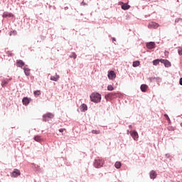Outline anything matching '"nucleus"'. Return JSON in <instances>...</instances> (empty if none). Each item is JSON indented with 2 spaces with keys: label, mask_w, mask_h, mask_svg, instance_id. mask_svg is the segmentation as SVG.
Wrapping results in <instances>:
<instances>
[{
  "label": "nucleus",
  "mask_w": 182,
  "mask_h": 182,
  "mask_svg": "<svg viewBox=\"0 0 182 182\" xmlns=\"http://www.w3.org/2000/svg\"><path fill=\"white\" fill-rule=\"evenodd\" d=\"M18 176H21V171L16 168L14 170V171L11 173V177H18Z\"/></svg>",
  "instance_id": "9"
},
{
  "label": "nucleus",
  "mask_w": 182,
  "mask_h": 182,
  "mask_svg": "<svg viewBox=\"0 0 182 182\" xmlns=\"http://www.w3.org/2000/svg\"><path fill=\"white\" fill-rule=\"evenodd\" d=\"M92 134H100V130L94 129L92 131Z\"/></svg>",
  "instance_id": "26"
},
{
  "label": "nucleus",
  "mask_w": 182,
  "mask_h": 182,
  "mask_svg": "<svg viewBox=\"0 0 182 182\" xmlns=\"http://www.w3.org/2000/svg\"><path fill=\"white\" fill-rule=\"evenodd\" d=\"M161 63H164L165 68H170L171 66V63L168 60L160 59Z\"/></svg>",
  "instance_id": "6"
},
{
  "label": "nucleus",
  "mask_w": 182,
  "mask_h": 182,
  "mask_svg": "<svg viewBox=\"0 0 182 182\" xmlns=\"http://www.w3.org/2000/svg\"><path fill=\"white\" fill-rule=\"evenodd\" d=\"M137 66H140V61H139V60L134 61L133 63V67L134 68H137Z\"/></svg>",
  "instance_id": "23"
},
{
  "label": "nucleus",
  "mask_w": 182,
  "mask_h": 182,
  "mask_svg": "<svg viewBox=\"0 0 182 182\" xmlns=\"http://www.w3.org/2000/svg\"><path fill=\"white\" fill-rule=\"evenodd\" d=\"M178 55H182V48L178 49Z\"/></svg>",
  "instance_id": "30"
},
{
  "label": "nucleus",
  "mask_w": 182,
  "mask_h": 182,
  "mask_svg": "<svg viewBox=\"0 0 182 182\" xmlns=\"http://www.w3.org/2000/svg\"><path fill=\"white\" fill-rule=\"evenodd\" d=\"M11 80V79H5L3 80L1 82V86H5V85H8V83L9 82V81Z\"/></svg>",
  "instance_id": "20"
},
{
  "label": "nucleus",
  "mask_w": 182,
  "mask_h": 182,
  "mask_svg": "<svg viewBox=\"0 0 182 182\" xmlns=\"http://www.w3.org/2000/svg\"><path fill=\"white\" fill-rule=\"evenodd\" d=\"M105 164V161L103 159H100V158L95 160L94 166L96 168H100V167H103Z\"/></svg>",
  "instance_id": "2"
},
{
  "label": "nucleus",
  "mask_w": 182,
  "mask_h": 182,
  "mask_svg": "<svg viewBox=\"0 0 182 182\" xmlns=\"http://www.w3.org/2000/svg\"><path fill=\"white\" fill-rule=\"evenodd\" d=\"M129 127H132V125H129Z\"/></svg>",
  "instance_id": "37"
},
{
  "label": "nucleus",
  "mask_w": 182,
  "mask_h": 182,
  "mask_svg": "<svg viewBox=\"0 0 182 182\" xmlns=\"http://www.w3.org/2000/svg\"><path fill=\"white\" fill-rule=\"evenodd\" d=\"M175 22H182V18H176Z\"/></svg>",
  "instance_id": "31"
},
{
  "label": "nucleus",
  "mask_w": 182,
  "mask_h": 182,
  "mask_svg": "<svg viewBox=\"0 0 182 182\" xmlns=\"http://www.w3.org/2000/svg\"><path fill=\"white\" fill-rule=\"evenodd\" d=\"M159 26L160 25H159V23L156 22H151L148 25V28H149L150 29H157V28H159Z\"/></svg>",
  "instance_id": "5"
},
{
  "label": "nucleus",
  "mask_w": 182,
  "mask_h": 182,
  "mask_svg": "<svg viewBox=\"0 0 182 182\" xmlns=\"http://www.w3.org/2000/svg\"><path fill=\"white\" fill-rule=\"evenodd\" d=\"M130 134L132 137L134 139V140H138L139 139V134L136 131H131Z\"/></svg>",
  "instance_id": "8"
},
{
  "label": "nucleus",
  "mask_w": 182,
  "mask_h": 182,
  "mask_svg": "<svg viewBox=\"0 0 182 182\" xmlns=\"http://www.w3.org/2000/svg\"><path fill=\"white\" fill-rule=\"evenodd\" d=\"M122 9H124V11H127V9H130V6L127 4H123L122 5Z\"/></svg>",
  "instance_id": "17"
},
{
  "label": "nucleus",
  "mask_w": 182,
  "mask_h": 182,
  "mask_svg": "<svg viewBox=\"0 0 182 182\" xmlns=\"http://www.w3.org/2000/svg\"><path fill=\"white\" fill-rule=\"evenodd\" d=\"M24 73L26 76H29L31 75V70L28 68H23Z\"/></svg>",
  "instance_id": "15"
},
{
  "label": "nucleus",
  "mask_w": 182,
  "mask_h": 182,
  "mask_svg": "<svg viewBox=\"0 0 182 182\" xmlns=\"http://www.w3.org/2000/svg\"><path fill=\"white\" fill-rule=\"evenodd\" d=\"M12 16H14V14L12 13H8L5 11L3 14V18H12Z\"/></svg>",
  "instance_id": "14"
},
{
  "label": "nucleus",
  "mask_w": 182,
  "mask_h": 182,
  "mask_svg": "<svg viewBox=\"0 0 182 182\" xmlns=\"http://www.w3.org/2000/svg\"><path fill=\"white\" fill-rule=\"evenodd\" d=\"M39 95H41V92L39 90H36L34 92L35 96H39Z\"/></svg>",
  "instance_id": "29"
},
{
  "label": "nucleus",
  "mask_w": 182,
  "mask_h": 182,
  "mask_svg": "<svg viewBox=\"0 0 182 182\" xmlns=\"http://www.w3.org/2000/svg\"><path fill=\"white\" fill-rule=\"evenodd\" d=\"M31 98H29L28 97H25L22 100V103H23V105H24V106H28V105H29V103H31Z\"/></svg>",
  "instance_id": "7"
},
{
  "label": "nucleus",
  "mask_w": 182,
  "mask_h": 182,
  "mask_svg": "<svg viewBox=\"0 0 182 182\" xmlns=\"http://www.w3.org/2000/svg\"><path fill=\"white\" fill-rule=\"evenodd\" d=\"M168 130L173 131V130H174V128L173 127H168Z\"/></svg>",
  "instance_id": "32"
},
{
  "label": "nucleus",
  "mask_w": 182,
  "mask_h": 182,
  "mask_svg": "<svg viewBox=\"0 0 182 182\" xmlns=\"http://www.w3.org/2000/svg\"><path fill=\"white\" fill-rule=\"evenodd\" d=\"M164 117H166V119L168 122V123L171 122L170 117H168V115H167V114H164Z\"/></svg>",
  "instance_id": "28"
},
{
  "label": "nucleus",
  "mask_w": 182,
  "mask_h": 182,
  "mask_svg": "<svg viewBox=\"0 0 182 182\" xmlns=\"http://www.w3.org/2000/svg\"><path fill=\"white\" fill-rule=\"evenodd\" d=\"M107 90H109V92H112V90H114V87H113V85H109L107 86Z\"/></svg>",
  "instance_id": "25"
},
{
  "label": "nucleus",
  "mask_w": 182,
  "mask_h": 182,
  "mask_svg": "<svg viewBox=\"0 0 182 182\" xmlns=\"http://www.w3.org/2000/svg\"><path fill=\"white\" fill-rule=\"evenodd\" d=\"M12 33H14V35H16V31H11L10 33V36H12Z\"/></svg>",
  "instance_id": "33"
},
{
  "label": "nucleus",
  "mask_w": 182,
  "mask_h": 182,
  "mask_svg": "<svg viewBox=\"0 0 182 182\" xmlns=\"http://www.w3.org/2000/svg\"><path fill=\"white\" fill-rule=\"evenodd\" d=\"M108 78L110 80L116 79V73L114 71L111 70L108 73Z\"/></svg>",
  "instance_id": "10"
},
{
  "label": "nucleus",
  "mask_w": 182,
  "mask_h": 182,
  "mask_svg": "<svg viewBox=\"0 0 182 182\" xmlns=\"http://www.w3.org/2000/svg\"><path fill=\"white\" fill-rule=\"evenodd\" d=\"M147 87H149V86H147V85H141V92H146V90H147Z\"/></svg>",
  "instance_id": "19"
},
{
  "label": "nucleus",
  "mask_w": 182,
  "mask_h": 182,
  "mask_svg": "<svg viewBox=\"0 0 182 182\" xmlns=\"http://www.w3.org/2000/svg\"><path fill=\"white\" fill-rule=\"evenodd\" d=\"M114 166L116 168H120L122 167V163L120 161H117Z\"/></svg>",
  "instance_id": "22"
},
{
  "label": "nucleus",
  "mask_w": 182,
  "mask_h": 182,
  "mask_svg": "<svg viewBox=\"0 0 182 182\" xmlns=\"http://www.w3.org/2000/svg\"><path fill=\"white\" fill-rule=\"evenodd\" d=\"M50 80H53L54 82H58V80H59V75H58V74H55V75L51 76Z\"/></svg>",
  "instance_id": "16"
},
{
  "label": "nucleus",
  "mask_w": 182,
  "mask_h": 182,
  "mask_svg": "<svg viewBox=\"0 0 182 182\" xmlns=\"http://www.w3.org/2000/svg\"><path fill=\"white\" fill-rule=\"evenodd\" d=\"M119 95V92H110L105 95V99L106 100H112V99H116Z\"/></svg>",
  "instance_id": "3"
},
{
  "label": "nucleus",
  "mask_w": 182,
  "mask_h": 182,
  "mask_svg": "<svg viewBox=\"0 0 182 182\" xmlns=\"http://www.w3.org/2000/svg\"><path fill=\"white\" fill-rule=\"evenodd\" d=\"M53 117H55V115L50 112H48L43 116V121L49 122V120H50V119H53Z\"/></svg>",
  "instance_id": "4"
},
{
  "label": "nucleus",
  "mask_w": 182,
  "mask_h": 182,
  "mask_svg": "<svg viewBox=\"0 0 182 182\" xmlns=\"http://www.w3.org/2000/svg\"><path fill=\"white\" fill-rule=\"evenodd\" d=\"M80 110L81 112H86V110H87V105H86L85 104H82L80 106Z\"/></svg>",
  "instance_id": "18"
},
{
  "label": "nucleus",
  "mask_w": 182,
  "mask_h": 182,
  "mask_svg": "<svg viewBox=\"0 0 182 182\" xmlns=\"http://www.w3.org/2000/svg\"><path fill=\"white\" fill-rule=\"evenodd\" d=\"M179 84L182 86V78L180 79Z\"/></svg>",
  "instance_id": "35"
},
{
  "label": "nucleus",
  "mask_w": 182,
  "mask_h": 182,
  "mask_svg": "<svg viewBox=\"0 0 182 182\" xmlns=\"http://www.w3.org/2000/svg\"><path fill=\"white\" fill-rule=\"evenodd\" d=\"M34 140H35V141L41 142V141H42V138L41 137V136L37 135V136H34Z\"/></svg>",
  "instance_id": "21"
},
{
  "label": "nucleus",
  "mask_w": 182,
  "mask_h": 182,
  "mask_svg": "<svg viewBox=\"0 0 182 182\" xmlns=\"http://www.w3.org/2000/svg\"><path fill=\"white\" fill-rule=\"evenodd\" d=\"M150 178H152L153 180H154V178H156V177H157V173H156V171H151L150 173Z\"/></svg>",
  "instance_id": "13"
},
{
  "label": "nucleus",
  "mask_w": 182,
  "mask_h": 182,
  "mask_svg": "<svg viewBox=\"0 0 182 182\" xmlns=\"http://www.w3.org/2000/svg\"><path fill=\"white\" fill-rule=\"evenodd\" d=\"M70 58H73V59H76V58H77L76 53H72L70 55Z\"/></svg>",
  "instance_id": "27"
},
{
  "label": "nucleus",
  "mask_w": 182,
  "mask_h": 182,
  "mask_svg": "<svg viewBox=\"0 0 182 182\" xmlns=\"http://www.w3.org/2000/svg\"><path fill=\"white\" fill-rule=\"evenodd\" d=\"M90 100L94 103H99V102L102 100V95H100V94L97 92V93L94 92L90 95Z\"/></svg>",
  "instance_id": "1"
},
{
  "label": "nucleus",
  "mask_w": 182,
  "mask_h": 182,
  "mask_svg": "<svg viewBox=\"0 0 182 182\" xmlns=\"http://www.w3.org/2000/svg\"><path fill=\"white\" fill-rule=\"evenodd\" d=\"M159 63H160V59H156L153 61V65L154 66H157V65H159Z\"/></svg>",
  "instance_id": "24"
},
{
  "label": "nucleus",
  "mask_w": 182,
  "mask_h": 182,
  "mask_svg": "<svg viewBox=\"0 0 182 182\" xmlns=\"http://www.w3.org/2000/svg\"><path fill=\"white\" fill-rule=\"evenodd\" d=\"M112 41H113V42L116 41V38H112Z\"/></svg>",
  "instance_id": "36"
},
{
  "label": "nucleus",
  "mask_w": 182,
  "mask_h": 182,
  "mask_svg": "<svg viewBox=\"0 0 182 182\" xmlns=\"http://www.w3.org/2000/svg\"><path fill=\"white\" fill-rule=\"evenodd\" d=\"M64 131H65V129H59V132H60V133H63Z\"/></svg>",
  "instance_id": "34"
},
{
  "label": "nucleus",
  "mask_w": 182,
  "mask_h": 182,
  "mask_svg": "<svg viewBox=\"0 0 182 182\" xmlns=\"http://www.w3.org/2000/svg\"><path fill=\"white\" fill-rule=\"evenodd\" d=\"M16 66L18 68H23L25 66V63L22 61L21 60H16Z\"/></svg>",
  "instance_id": "12"
},
{
  "label": "nucleus",
  "mask_w": 182,
  "mask_h": 182,
  "mask_svg": "<svg viewBox=\"0 0 182 182\" xmlns=\"http://www.w3.org/2000/svg\"><path fill=\"white\" fill-rule=\"evenodd\" d=\"M146 48L148 49H154L156 48V43L154 42H149L146 43Z\"/></svg>",
  "instance_id": "11"
}]
</instances>
